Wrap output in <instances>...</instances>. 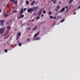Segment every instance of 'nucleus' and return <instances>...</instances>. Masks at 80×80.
Returning <instances> with one entry per match:
<instances>
[{"mask_svg": "<svg viewBox=\"0 0 80 80\" xmlns=\"http://www.w3.org/2000/svg\"><path fill=\"white\" fill-rule=\"evenodd\" d=\"M38 9V7H34L32 8H30L29 9H28L27 10V12H28L31 13L32 12H33L35 11H36Z\"/></svg>", "mask_w": 80, "mask_h": 80, "instance_id": "1", "label": "nucleus"}, {"mask_svg": "<svg viewBox=\"0 0 80 80\" xmlns=\"http://www.w3.org/2000/svg\"><path fill=\"white\" fill-rule=\"evenodd\" d=\"M5 31V28L4 27L2 28H0V34H3Z\"/></svg>", "mask_w": 80, "mask_h": 80, "instance_id": "2", "label": "nucleus"}, {"mask_svg": "<svg viewBox=\"0 0 80 80\" xmlns=\"http://www.w3.org/2000/svg\"><path fill=\"white\" fill-rule=\"evenodd\" d=\"M4 20H1L0 21V26L3 27L4 25Z\"/></svg>", "mask_w": 80, "mask_h": 80, "instance_id": "3", "label": "nucleus"}, {"mask_svg": "<svg viewBox=\"0 0 80 80\" xmlns=\"http://www.w3.org/2000/svg\"><path fill=\"white\" fill-rule=\"evenodd\" d=\"M24 15L23 14H20L18 17V18L19 19L22 18L24 17Z\"/></svg>", "mask_w": 80, "mask_h": 80, "instance_id": "4", "label": "nucleus"}, {"mask_svg": "<svg viewBox=\"0 0 80 80\" xmlns=\"http://www.w3.org/2000/svg\"><path fill=\"white\" fill-rule=\"evenodd\" d=\"M23 8H22L21 10V11H20L19 15H21L23 13Z\"/></svg>", "mask_w": 80, "mask_h": 80, "instance_id": "5", "label": "nucleus"}, {"mask_svg": "<svg viewBox=\"0 0 80 80\" xmlns=\"http://www.w3.org/2000/svg\"><path fill=\"white\" fill-rule=\"evenodd\" d=\"M39 32H38V33H36L35 34H34L33 37L35 38L36 37L38 34Z\"/></svg>", "mask_w": 80, "mask_h": 80, "instance_id": "6", "label": "nucleus"}, {"mask_svg": "<svg viewBox=\"0 0 80 80\" xmlns=\"http://www.w3.org/2000/svg\"><path fill=\"white\" fill-rule=\"evenodd\" d=\"M65 7L62 8L61 10V12H64V11L65 10Z\"/></svg>", "mask_w": 80, "mask_h": 80, "instance_id": "7", "label": "nucleus"}, {"mask_svg": "<svg viewBox=\"0 0 80 80\" xmlns=\"http://www.w3.org/2000/svg\"><path fill=\"white\" fill-rule=\"evenodd\" d=\"M35 2V0H34L31 3V5H32L34 4V3Z\"/></svg>", "mask_w": 80, "mask_h": 80, "instance_id": "8", "label": "nucleus"}, {"mask_svg": "<svg viewBox=\"0 0 80 80\" xmlns=\"http://www.w3.org/2000/svg\"><path fill=\"white\" fill-rule=\"evenodd\" d=\"M26 5H28L29 4V2L28 0H26Z\"/></svg>", "mask_w": 80, "mask_h": 80, "instance_id": "9", "label": "nucleus"}, {"mask_svg": "<svg viewBox=\"0 0 80 80\" xmlns=\"http://www.w3.org/2000/svg\"><path fill=\"white\" fill-rule=\"evenodd\" d=\"M37 26H36V27H35L34 28H33L32 29V31H35V30L37 28Z\"/></svg>", "mask_w": 80, "mask_h": 80, "instance_id": "10", "label": "nucleus"}, {"mask_svg": "<svg viewBox=\"0 0 80 80\" xmlns=\"http://www.w3.org/2000/svg\"><path fill=\"white\" fill-rule=\"evenodd\" d=\"M21 32H18L17 34V35L18 36H21Z\"/></svg>", "mask_w": 80, "mask_h": 80, "instance_id": "11", "label": "nucleus"}, {"mask_svg": "<svg viewBox=\"0 0 80 80\" xmlns=\"http://www.w3.org/2000/svg\"><path fill=\"white\" fill-rule=\"evenodd\" d=\"M7 28L8 29H11V26H8L7 27Z\"/></svg>", "mask_w": 80, "mask_h": 80, "instance_id": "12", "label": "nucleus"}, {"mask_svg": "<svg viewBox=\"0 0 80 80\" xmlns=\"http://www.w3.org/2000/svg\"><path fill=\"white\" fill-rule=\"evenodd\" d=\"M60 8V6L59 5H58L57 6V7H56V8H57V9H59V8Z\"/></svg>", "mask_w": 80, "mask_h": 80, "instance_id": "13", "label": "nucleus"}, {"mask_svg": "<svg viewBox=\"0 0 80 80\" xmlns=\"http://www.w3.org/2000/svg\"><path fill=\"white\" fill-rule=\"evenodd\" d=\"M42 10H43V9H42V8L40 10L39 12L42 13Z\"/></svg>", "mask_w": 80, "mask_h": 80, "instance_id": "14", "label": "nucleus"}, {"mask_svg": "<svg viewBox=\"0 0 80 80\" xmlns=\"http://www.w3.org/2000/svg\"><path fill=\"white\" fill-rule=\"evenodd\" d=\"M65 19H63L61 21V22H63L65 21Z\"/></svg>", "mask_w": 80, "mask_h": 80, "instance_id": "15", "label": "nucleus"}, {"mask_svg": "<svg viewBox=\"0 0 80 80\" xmlns=\"http://www.w3.org/2000/svg\"><path fill=\"white\" fill-rule=\"evenodd\" d=\"M13 3H14L15 4H16L17 3H18V1H14V2H13Z\"/></svg>", "mask_w": 80, "mask_h": 80, "instance_id": "16", "label": "nucleus"}, {"mask_svg": "<svg viewBox=\"0 0 80 80\" xmlns=\"http://www.w3.org/2000/svg\"><path fill=\"white\" fill-rule=\"evenodd\" d=\"M42 13L39 12L38 14V16L40 17L41 15V14H42Z\"/></svg>", "mask_w": 80, "mask_h": 80, "instance_id": "17", "label": "nucleus"}, {"mask_svg": "<svg viewBox=\"0 0 80 80\" xmlns=\"http://www.w3.org/2000/svg\"><path fill=\"white\" fill-rule=\"evenodd\" d=\"M40 18V16H38L37 18V20H39Z\"/></svg>", "mask_w": 80, "mask_h": 80, "instance_id": "18", "label": "nucleus"}, {"mask_svg": "<svg viewBox=\"0 0 80 80\" xmlns=\"http://www.w3.org/2000/svg\"><path fill=\"white\" fill-rule=\"evenodd\" d=\"M40 39V38L39 37H37L36 38V40H38Z\"/></svg>", "mask_w": 80, "mask_h": 80, "instance_id": "19", "label": "nucleus"}, {"mask_svg": "<svg viewBox=\"0 0 80 80\" xmlns=\"http://www.w3.org/2000/svg\"><path fill=\"white\" fill-rule=\"evenodd\" d=\"M73 0H71V1H69V3H71L73 1Z\"/></svg>", "mask_w": 80, "mask_h": 80, "instance_id": "20", "label": "nucleus"}, {"mask_svg": "<svg viewBox=\"0 0 80 80\" xmlns=\"http://www.w3.org/2000/svg\"><path fill=\"white\" fill-rule=\"evenodd\" d=\"M49 13L48 14L49 15H50L52 14V12L51 11L49 12Z\"/></svg>", "mask_w": 80, "mask_h": 80, "instance_id": "21", "label": "nucleus"}, {"mask_svg": "<svg viewBox=\"0 0 80 80\" xmlns=\"http://www.w3.org/2000/svg\"><path fill=\"white\" fill-rule=\"evenodd\" d=\"M15 0H10V1L11 2H14Z\"/></svg>", "mask_w": 80, "mask_h": 80, "instance_id": "22", "label": "nucleus"}, {"mask_svg": "<svg viewBox=\"0 0 80 80\" xmlns=\"http://www.w3.org/2000/svg\"><path fill=\"white\" fill-rule=\"evenodd\" d=\"M22 45V43H19L18 44V46H21Z\"/></svg>", "mask_w": 80, "mask_h": 80, "instance_id": "23", "label": "nucleus"}, {"mask_svg": "<svg viewBox=\"0 0 80 80\" xmlns=\"http://www.w3.org/2000/svg\"><path fill=\"white\" fill-rule=\"evenodd\" d=\"M26 10H27V8H24V9H23L24 12Z\"/></svg>", "mask_w": 80, "mask_h": 80, "instance_id": "24", "label": "nucleus"}, {"mask_svg": "<svg viewBox=\"0 0 80 80\" xmlns=\"http://www.w3.org/2000/svg\"><path fill=\"white\" fill-rule=\"evenodd\" d=\"M43 13L44 14H45L46 13V11L45 10H43Z\"/></svg>", "mask_w": 80, "mask_h": 80, "instance_id": "25", "label": "nucleus"}, {"mask_svg": "<svg viewBox=\"0 0 80 80\" xmlns=\"http://www.w3.org/2000/svg\"><path fill=\"white\" fill-rule=\"evenodd\" d=\"M5 52L7 53L8 52V50L7 49H5V50L4 51Z\"/></svg>", "mask_w": 80, "mask_h": 80, "instance_id": "26", "label": "nucleus"}, {"mask_svg": "<svg viewBox=\"0 0 80 80\" xmlns=\"http://www.w3.org/2000/svg\"><path fill=\"white\" fill-rule=\"evenodd\" d=\"M4 16L5 17H7L8 16V14L6 15L5 14H4Z\"/></svg>", "mask_w": 80, "mask_h": 80, "instance_id": "27", "label": "nucleus"}, {"mask_svg": "<svg viewBox=\"0 0 80 80\" xmlns=\"http://www.w3.org/2000/svg\"><path fill=\"white\" fill-rule=\"evenodd\" d=\"M50 18H51L52 19H53V17L52 16H50Z\"/></svg>", "mask_w": 80, "mask_h": 80, "instance_id": "28", "label": "nucleus"}, {"mask_svg": "<svg viewBox=\"0 0 80 80\" xmlns=\"http://www.w3.org/2000/svg\"><path fill=\"white\" fill-rule=\"evenodd\" d=\"M27 41L28 42H29L30 41V39L28 38L27 39Z\"/></svg>", "mask_w": 80, "mask_h": 80, "instance_id": "29", "label": "nucleus"}, {"mask_svg": "<svg viewBox=\"0 0 80 80\" xmlns=\"http://www.w3.org/2000/svg\"><path fill=\"white\" fill-rule=\"evenodd\" d=\"M28 30H31V28L30 27H28Z\"/></svg>", "mask_w": 80, "mask_h": 80, "instance_id": "30", "label": "nucleus"}, {"mask_svg": "<svg viewBox=\"0 0 80 80\" xmlns=\"http://www.w3.org/2000/svg\"><path fill=\"white\" fill-rule=\"evenodd\" d=\"M40 17H44V15L43 14H42L41 15Z\"/></svg>", "mask_w": 80, "mask_h": 80, "instance_id": "31", "label": "nucleus"}, {"mask_svg": "<svg viewBox=\"0 0 80 80\" xmlns=\"http://www.w3.org/2000/svg\"><path fill=\"white\" fill-rule=\"evenodd\" d=\"M17 12V11H14L13 12V13H15V12Z\"/></svg>", "mask_w": 80, "mask_h": 80, "instance_id": "32", "label": "nucleus"}, {"mask_svg": "<svg viewBox=\"0 0 80 80\" xmlns=\"http://www.w3.org/2000/svg\"><path fill=\"white\" fill-rule=\"evenodd\" d=\"M68 6H66V7H65V8L66 9H68Z\"/></svg>", "mask_w": 80, "mask_h": 80, "instance_id": "33", "label": "nucleus"}, {"mask_svg": "<svg viewBox=\"0 0 80 80\" xmlns=\"http://www.w3.org/2000/svg\"><path fill=\"white\" fill-rule=\"evenodd\" d=\"M58 9H57H57H56V12L58 11Z\"/></svg>", "mask_w": 80, "mask_h": 80, "instance_id": "34", "label": "nucleus"}, {"mask_svg": "<svg viewBox=\"0 0 80 80\" xmlns=\"http://www.w3.org/2000/svg\"><path fill=\"white\" fill-rule=\"evenodd\" d=\"M56 2H57V1H56V0H55V1H53V2H54V3H56Z\"/></svg>", "mask_w": 80, "mask_h": 80, "instance_id": "35", "label": "nucleus"}, {"mask_svg": "<svg viewBox=\"0 0 80 80\" xmlns=\"http://www.w3.org/2000/svg\"><path fill=\"white\" fill-rule=\"evenodd\" d=\"M56 17H53V19H56Z\"/></svg>", "mask_w": 80, "mask_h": 80, "instance_id": "36", "label": "nucleus"}, {"mask_svg": "<svg viewBox=\"0 0 80 80\" xmlns=\"http://www.w3.org/2000/svg\"><path fill=\"white\" fill-rule=\"evenodd\" d=\"M80 8V6L78 7V9H79Z\"/></svg>", "mask_w": 80, "mask_h": 80, "instance_id": "37", "label": "nucleus"}, {"mask_svg": "<svg viewBox=\"0 0 80 80\" xmlns=\"http://www.w3.org/2000/svg\"><path fill=\"white\" fill-rule=\"evenodd\" d=\"M31 22V20H29V22Z\"/></svg>", "mask_w": 80, "mask_h": 80, "instance_id": "38", "label": "nucleus"}, {"mask_svg": "<svg viewBox=\"0 0 80 80\" xmlns=\"http://www.w3.org/2000/svg\"><path fill=\"white\" fill-rule=\"evenodd\" d=\"M9 5V4H8L7 5V7H8V6Z\"/></svg>", "mask_w": 80, "mask_h": 80, "instance_id": "39", "label": "nucleus"}, {"mask_svg": "<svg viewBox=\"0 0 80 80\" xmlns=\"http://www.w3.org/2000/svg\"><path fill=\"white\" fill-rule=\"evenodd\" d=\"M1 12H2L1 10L0 9V13H1Z\"/></svg>", "mask_w": 80, "mask_h": 80, "instance_id": "40", "label": "nucleus"}, {"mask_svg": "<svg viewBox=\"0 0 80 80\" xmlns=\"http://www.w3.org/2000/svg\"><path fill=\"white\" fill-rule=\"evenodd\" d=\"M28 25H29V22H28Z\"/></svg>", "mask_w": 80, "mask_h": 80, "instance_id": "41", "label": "nucleus"}, {"mask_svg": "<svg viewBox=\"0 0 80 80\" xmlns=\"http://www.w3.org/2000/svg\"><path fill=\"white\" fill-rule=\"evenodd\" d=\"M38 3V2H36V4L37 3Z\"/></svg>", "mask_w": 80, "mask_h": 80, "instance_id": "42", "label": "nucleus"}, {"mask_svg": "<svg viewBox=\"0 0 80 80\" xmlns=\"http://www.w3.org/2000/svg\"><path fill=\"white\" fill-rule=\"evenodd\" d=\"M51 1H52V2L53 1V0H51Z\"/></svg>", "mask_w": 80, "mask_h": 80, "instance_id": "43", "label": "nucleus"}, {"mask_svg": "<svg viewBox=\"0 0 80 80\" xmlns=\"http://www.w3.org/2000/svg\"><path fill=\"white\" fill-rule=\"evenodd\" d=\"M35 40V39H33V40Z\"/></svg>", "mask_w": 80, "mask_h": 80, "instance_id": "44", "label": "nucleus"}, {"mask_svg": "<svg viewBox=\"0 0 80 80\" xmlns=\"http://www.w3.org/2000/svg\"><path fill=\"white\" fill-rule=\"evenodd\" d=\"M55 1H57L58 0H55Z\"/></svg>", "mask_w": 80, "mask_h": 80, "instance_id": "45", "label": "nucleus"}, {"mask_svg": "<svg viewBox=\"0 0 80 80\" xmlns=\"http://www.w3.org/2000/svg\"><path fill=\"white\" fill-rule=\"evenodd\" d=\"M28 1H31V0H28Z\"/></svg>", "mask_w": 80, "mask_h": 80, "instance_id": "46", "label": "nucleus"}]
</instances>
